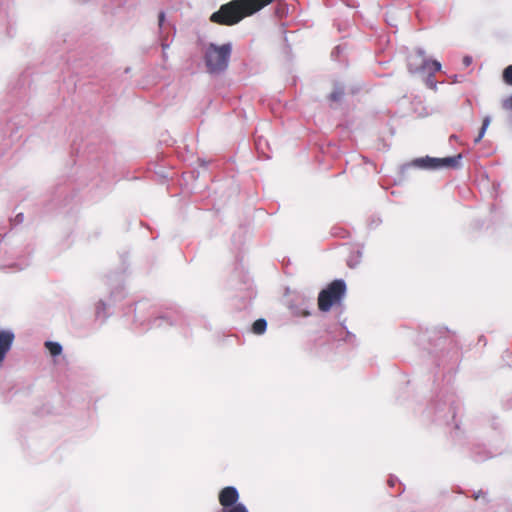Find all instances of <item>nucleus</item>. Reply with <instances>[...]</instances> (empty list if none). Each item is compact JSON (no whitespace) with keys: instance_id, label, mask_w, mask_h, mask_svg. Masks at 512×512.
Listing matches in <instances>:
<instances>
[{"instance_id":"nucleus-1","label":"nucleus","mask_w":512,"mask_h":512,"mask_svg":"<svg viewBox=\"0 0 512 512\" xmlns=\"http://www.w3.org/2000/svg\"><path fill=\"white\" fill-rule=\"evenodd\" d=\"M273 0H232L223 4L220 9L210 16V21L219 25L232 26L239 23Z\"/></svg>"},{"instance_id":"nucleus-14","label":"nucleus","mask_w":512,"mask_h":512,"mask_svg":"<svg viewBox=\"0 0 512 512\" xmlns=\"http://www.w3.org/2000/svg\"><path fill=\"white\" fill-rule=\"evenodd\" d=\"M471 62H472V58H471L470 56H465V57L463 58V64H464L466 67H468V66L471 64Z\"/></svg>"},{"instance_id":"nucleus-11","label":"nucleus","mask_w":512,"mask_h":512,"mask_svg":"<svg viewBox=\"0 0 512 512\" xmlns=\"http://www.w3.org/2000/svg\"><path fill=\"white\" fill-rule=\"evenodd\" d=\"M343 96L342 90H335L329 95L331 101H339Z\"/></svg>"},{"instance_id":"nucleus-12","label":"nucleus","mask_w":512,"mask_h":512,"mask_svg":"<svg viewBox=\"0 0 512 512\" xmlns=\"http://www.w3.org/2000/svg\"><path fill=\"white\" fill-rule=\"evenodd\" d=\"M488 125H489V119L486 118L483 121V124H482L481 130H480L479 136L475 139V142H479L481 140V138L483 137V135L485 133V130H486Z\"/></svg>"},{"instance_id":"nucleus-13","label":"nucleus","mask_w":512,"mask_h":512,"mask_svg":"<svg viewBox=\"0 0 512 512\" xmlns=\"http://www.w3.org/2000/svg\"><path fill=\"white\" fill-rule=\"evenodd\" d=\"M433 74H430L429 78L427 79V84L430 88L432 89H435L436 88V83L433 82V80L431 79Z\"/></svg>"},{"instance_id":"nucleus-15","label":"nucleus","mask_w":512,"mask_h":512,"mask_svg":"<svg viewBox=\"0 0 512 512\" xmlns=\"http://www.w3.org/2000/svg\"><path fill=\"white\" fill-rule=\"evenodd\" d=\"M484 496H485V493H484L483 491H481V490H480L479 492H477V493H475V494L473 495V498H474L475 500H477V499H479L480 497H484Z\"/></svg>"},{"instance_id":"nucleus-2","label":"nucleus","mask_w":512,"mask_h":512,"mask_svg":"<svg viewBox=\"0 0 512 512\" xmlns=\"http://www.w3.org/2000/svg\"><path fill=\"white\" fill-rule=\"evenodd\" d=\"M347 286L344 280L335 279L318 294L317 305L321 312H328L339 307L346 296Z\"/></svg>"},{"instance_id":"nucleus-10","label":"nucleus","mask_w":512,"mask_h":512,"mask_svg":"<svg viewBox=\"0 0 512 512\" xmlns=\"http://www.w3.org/2000/svg\"><path fill=\"white\" fill-rule=\"evenodd\" d=\"M503 80L508 85H512V65L507 66L503 71Z\"/></svg>"},{"instance_id":"nucleus-7","label":"nucleus","mask_w":512,"mask_h":512,"mask_svg":"<svg viewBox=\"0 0 512 512\" xmlns=\"http://www.w3.org/2000/svg\"><path fill=\"white\" fill-rule=\"evenodd\" d=\"M14 341V334L10 331H0V365H2L6 354L12 347Z\"/></svg>"},{"instance_id":"nucleus-5","label":"nucleus","mask_w":512,"mask_h":512,"mask_svg":"<svg viewBox=\"0 0 512 512\" xmlns=\"http://www.w3.org/2000/svg\"><path fill=\"white\" fill-rule=\"evenodd\" d=\"M461 158V154L444 158H432L427 156L425 158L416 159L415 164L425 169L457 168Z\"/></svg>"},{"instance_id":"nucleus-3","label":"nucleus","mask_w":512,"mask_h":512,"mask_svg":"<svg viewBox=\"0 0 512 512\" xmlns=\"http://www.w3.org/2000/svg\"><path fill=\"white\" fill-rule=\"evenodd\" d=\"M231 55V45L223 44L217 46L210 44L205 53V62L210 73H219L224 71Z\"/></svg>"},{"instance_id":"nucleus-6","label":"nucleus","mask_w":512,"mask_h":512,"mask_svg":"<svg viewBox=\"0 0 512 512\" xmlns=\"http://www.w3.org/2000/svg\"><path fill=\"white\" fill-rule=\"evenodd\" d=\"M409 71L411 73L427 69L430 74L441 70V64L437 60H427L424 53L419 51L416 55L409 57Z\"/></svg>"},{"instance_id":"nucleus-17","label":"nucleus","mask_w":512,"mask_h":512,"mask_svg":"<svg viewBox=\"0 0 512 512\" xmlns=\"http://www.w3.org/2000/svg\"><path fill=\"white\" fill-rule=\"evenodd\" d=\"M506 105L508 108L512 109V96L507 100Z\"/></svg>"},{"instance_id":"nucleus-8","label":"nucleus","mask_w":512,"mask_h":512,"mask_svg":"<svg viewBox=\"0 0 512 512\" xmlns=\"http://www.w3.org/2000/svg\"><path fill=\"white\" fill-rule=\"evenodd\" d=\"M267 322L265 319H257L252 325V332L256 335H261L266 331Z\"/></svg>"},{"instance_id":"nucleus-9","label":"nucleus","mask_w":512,"mask_h":512,"mask_svg":"<svg viewBox=\"0 0 512 512\" xmlns=\"http://www.w3.org/2000/svg\"><path fill=\"white\" fill-rule=\"evenodd\" d=\"M45 347L49 350L52 356H58L62 352V347L57 342L47 341L45 342Z\"/></svg>"},{"instance_id":"nucleus-16","label":"nucleus","mask_w":512,"mask_h":512,"mask_svg":"<svg viewBox=\"0 0 512 512\" xmlns=\"http://www.w3.org/2000/svg\"><path fill=\"white\" fill-rule=\"evenodd\" d=\"M164 19H165L164 12H160V14H159V24L160 25H162V23L164 22Z\"/></svg>"},{"instance_id":"nucleus-4","label":"nucleus","mask_w":512,"mask_h":512,"mask_svg":"<svg viewBox=\"0 0 512 512\" xmlns=\"http://www.w3.org/2000/svg\"><path fill=\"white\" fill-rule=\"evenodd\" d=\"M223 512H249L244 504L238 503L239 493L233 486L224 487L218 495Z\"/></svg>"}]
</instances>
